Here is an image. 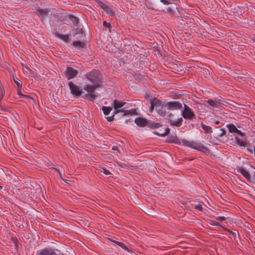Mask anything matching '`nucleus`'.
<instances>
[{"label": "nucleus", "mask_w": 255, "mask_h": 255, "mask_svg": "<svg viewBox=\"0 0 255 255\" xmlns=\"http://www.w3.org/2000/svg\"><path fill=\"white\" fill-rule=\"evenodd\" d=\"M225 133L226 131L224 129L221 128L219 129V136L220 137L223 136Z\"/></svg>", "instance_id": "f704fd0d"}, {"label": "nucleus", "mask_w": 255, "mask_h": 255, "mask_svg": "<svg viewBox=\"0 0 255 255\" xmlns=\"http://www.w3.org/2000/svg\"><path fill=\"white\" fill-rule=\"evenodd\" d=\"M98 3L99 5L103 9H105V7L107 6L105 3L102 2V1H98Z\"/></svg>", "instance_id": "72a5a7b5"}, {"label": "nucleus", "mask_w": 255, "mask_h": 255, "mask_svg": "<svg viewBox=\"0 0 255 255\" xmlns=\"http://www.w3.org/2000/svg\"><path fill=\"white\" fill-rule=\"evenodd\" d=\"M13 80L16 84L17 88L20 89L22 87V83L18 80L15 76H13Z\"/></svg>", "instance_id": "a878e982"}, {"label": "nucleus", "mask_w": 255, "mask_h": 255, "mask_svg": "<svg viewBox=\"0 0 255 255\" xmlns=\"http://www.w3.org/2000/svg\"><path fill=\"white\" fill-rule=\"evenodd\" d=\"M106 118L108 122H112L114 120V115L111 117H107Z\"/></svg>", "instance_id": "e433bc0d"}, {"label": "nucleus", "mask_w": 255, "mask_h": 255, "mask_svg": "<svg viewBox=\"0 0 255 255\" xmlns=\"http://www.w3.org/2000/svg\"><path fill=\"white\" fill-rule=\"evenodd\" d=\"M231 233L234 236H236V233H234V232H231Z\"/></svg>", "instance_id": "de8ad7c7"}, {"label": "nucleus", "mask_w": 255, "mask_h": 255, "mask_svg": "<svg viewBox=\"0 0 255 255\" xmlns=\"http://www.w3.org/2000/svg\"><path fill=\"white\" fill-rule=\"evenodd\" d=\"M236 133H238V134L243 137L245 136V135L244 133L242 132L241 130H239L238 129H237V131H236Z\"/></svg>", "instance_id": "ea45409f"}, {"label": "nucleus", "mask_w": 255, "mask_h": 255, "mask_svg": "<svg viewBox=\"0 0 255 255\" xmlns=\"http://www.w3.org/2000/svg\"><path fill=\"white\" fill-rule=\"evenodd\" d=\"M190 142L187 140H183V143L184 145L187 146L188 147L190 146Z\"/></svg>", "instance_id": "4c0bfd02"}, {"label": "nucleus", "mask_w": 255, "mask_h": 255, "mask_svg": "<svg viewBox=\"0 0 255 255\" xmlns=\"http://www.w3.org/2000/svg\"><path fill=\"white\" fill-rule=\"evenodd\" d=\"M104 114L105 115H108L111 111L112 110V108L110 107H105L103 106L102 108Z\"/></svg>", "instance_id": "b1692460"}, {"label": "nucleus", "mask_w": 255, "mask_h": 255, "mask_svg": "<svg viewBox=\"0 0 255 255\" xmlns=\"http://www.w3.org/2000/svg\"><path fill=\"white\" fill-rule=\"evenodd\" d=\"M36 255H56V253L51 248H45L38 251Z\"/></svg>", "instance_id": "1a4fd4ad"}, {"label": "nucleus", "mask_w": 255, "mask_h": 255, "mask_svg": "<svg viewBox=\"0 0 255 255\" xmlns=\"http://www.w3.org/2000/svg\"><path fill=\"white\" fill-rule=\"evenodd\" d=\"M230 132H236L238 128L233 124H228L227 125Z\"/></svg>", "instance_id": "5701e85b"}, {"label": "nucleus", "mask_w": 255, "mask_h": 255, "mask_svg": "<svg viewBox=\"0 0 255 255\" xmlns=\"http://www.w3.org/2000/svg\"><path fill=\"white\" fill-rule=\"evenodd\" d=\"M160 1L162 2H163L164 4H168V2H167V0H160Z\"/></svg>", "instance_id": "c03bdc74"}, {"label": "nucleus", "mask_w": 255, "mask_h": 255, "mask_svg": "<svg viewBox=\"0 0 255 255\" xmlns=\"http://www.w3.org/2000/svg\"><path fill=\"white\" fill-rule=\"evenodd\" d=\"M212 225L216 226L221 227V224L219 223L216 221H213Z\"/></svg>", "instance_id": "a19ab883"}, {"label": "nucleus", "mask_w": 255, "mask_h": 255, "mask_svg": "<svg viewBox=\"0 0 255 255\" xmlns=\"http://www.w3.org/2000/svg\"><path fill=\"white\" fill-rule=\"evenodd\" d=\"M192 206H194V208L199 211H202L203 210L202 204L201 203H198V204H193Z\"/></svg>", "instance_id": "bb28decb"}, {"label": "nucleus", "mask_w": 255, "mask_h": 255, "mask_svg": "<svg viewBox=\"0 0 255 255\" xmlns=\"http://www.w3.org/2000/svg\"><path fill=\"white\" fill-rule=\"evenodd\" d=\"M81 33H83V30H82V28H74L73 30V34L74 35H77V34Z\"/></svg>", "instance_id": "c85d7f7f"}, {"label": "nucleus", "mask_w": 255, "mask_h": 255, "mask_svg": "<svg viewBox=\"0 0 255 255\" xmlns=\"http://www.w3.org/2000/svg\"><path fill=\"white\" fill-rule=\"evenodd\" d=\"M169 131L170 129L169 128H166L165 129H163V131L160 129L159 131H154V133L161 136H165L169 133Z\"/></svg>", "instance_id": "f3484780"}, {"label": "nucleus", "mask_w": 255, "mask_h": 255, "mask_svg": "<svg viewBox=\"0 0 255 255\" xmlns=\"http://www.w3.org/2000/svg\"><path fill=\"white\" fill-rule=\"evenodd\" d=\"M100 171L106 175H110L111 174L110 171L109 170L107 169L106 168L100 167Z\"/></svg>", "instance_id": "7c9ffc66"}, {"label": "nucleus", "mask_w": 255, "mask_h": 255, "mask_svg": "<svg viewBox=\"0 0 255 255\" xmlns=\"http://www.w3.org/2000/svg\"><path fill=\"white\" fill-rule=\"evenodd\" d=\"M166 107H167L166 104L163 103V105L158 108L156 110L160 116L164 117L166 115Z\"/></svg>", "instance_id": "dca6fc26"}, {"label": "nucleus", "mask_w": 255, "mask_h": 255, "mask_svg": "<svg viewBox=\"0 0 255 255\" xmlns=\"http://www.w3.org/2000/svg\"><path fill=\"white\" fill-rule=\"evenodd\" d=\"M86 78L88 81L94 84H98L102 82V75L98 70L93 69L90 72L86 73Z\"/></svg>", "instance_id": "f03ea898"}, {"label": "nucleus", "mask_w": 255, "mask_h": 255, "mask_svg": "<svg viewBox=\"0 0 255 255\" xmlns=\"http://www.w3.org/2000/svg\"><path fill=\"white\" fill-rule=\"evenodd\" d=\"M129 121V120H127L126 121V123H128V122Z\"/></svg>", "instance_id": "09e8293b"}, {"label": "nucleus", "mask_w": 255, "mask_h": 255, "mask_svg": "<svg viewBox=\"0 0 255 255\" xmlns=\"http://www.w3.org/2000/svg\"><path fill=\"white\" fill-rule=\"evenodd\" d=\"M214 123H215V124H216V125H218V124H219L220 122H219V121H215V122H214Z\"/></svg>", "instance_id": "a18cd8bd"}, {"label": "nucleus", "mask_w": 255, "mask_h": 255, "mask_svg": "<svg viewBox=\"0 0 255 255\" xmlns=\"http://www.w3.org/2000/svg\"><path fill=\"white\" fill-rule=\"evenodd\" d=\"M235 139L236 143L240 146H246V144L245 142L244 138L240 139L239 137L236 136Z\"/></svg>", "instance_id": "4be33fe9"}, {"label": "nucleus", "mask_w": 255, "mask_h": 255, "mask_svg": "<svg viewBox=\"0 0 255 255\" xmlns=\"http://www.w3.org/2000/svg\"><path fill=\"white\" fill-rule=\"evenodd\" d=\"M135 123L140 127H144L147 126V121L143 118L138 117L135 119Z\"/></svg>", "instance_id": "9d476101"}, {"label": "nucleus", "mask_w": 255, "mask_h": 255, "mask_svg": "<svg viewBox=\"0 0 255 255\" xmlns=\"http://www.w3.org/2000/svg\"><path fill=\"white\" fill-rule=\"evenodd\" d=\"M68 85L71 91V93L75 97H78L84 93L80 88L72 82L68 83Z\"/></svg>", "instance_id": "20e7f679"}, {"label": "nucleus", "mask_w": 255, "mask_h": 255, "mask_svg": "<svg viewBox=\"0 0 255 255\" xmlns=\"http://www.w3.org/2000/svg\"><path fill=\"white\" fill-rule=\"evenodd\" d=\"M150 105H153L155 107V110L160 107L163 104L157 98H154L150 100Z\"/></svg>", "instance_id": "4468645a"}, {"label": "nucleus", "mask_w": 255, "mask_h": 255, "mask_svg": "<svg viewBox=\"0 0 255 255\" xmlns=\"http://www.w3.org/2000/svg\"><path fill=\"white\" fill-rule=\"evenodd\" d=\"M48 12V9L39 8L37 11V14L41 19H43L46 16Z\"/></svg>", "instance_id": "ddd939ff"}, {"label": "nucleus", "mask_w": 255, "mask_h": 255, "mask_svg": "<svg viewBox=\"0 0 255 255\" xmlns=\"http://www.w3.org/2000/svg\"><path fill=\"white\" fill-rule=\"evenodd\" d=\"M189 147L199 150H201L202 148H205L203 145H200L194 141L190 142Z\"/></svg>", "instance_id": "6ab92c4d"}, {"label": "nucleus", "mask_w": 255, "mask_h": 255, "mask_svg": "<svg viewBox=\"0 0 255 255\" xmlns=\"http://www.w3.org/2000/svg\"><path fill=\"white\" fill-rule=\"evenodd\" d=\"M254 41H255V40Z\"/></svg>", "instance_id": "603ef678"}, {"label": "nucleus", "mask_w": 255, "mask_h": 255, "mask_svg": "<svg viewBox=\"0 0 255 255\" xmlns=\"http://www.w3.org/2000/svg\"><path fill=\"white\" fill-rule=\"evenodd\" d=\"M17 94L21 98H26L32 99V97H31L30 96L23 94L20 91V89L18 88L17 90Z\"/></svg>", "instance_id": "cd10ccee"}, {"label": "nucleus", "mask_w": 255, "mask_h": 255, "mask_svg": "<svg viewBox=\"0 0 255 255\" xmlns=\"http://www.w3.org/2000/svg\"><path fill=\"white\" fill-rule=\"evenodd\" d=\"M237 171L241 173L248 180L250 181L251 176L250 173L242 167H237Z\"/></svg>", "instance_id": "f8f14e48"}, {"label": "nucleus", "mask_w": 255, "mask_h": 255, "mask_svg": "<svg viewBox=\"0 0 255 255\" xmlns=\"http://www.w3.org/2000/svg\"><path fill=\"white\" fill-rule=\"evenodd\" d=\"M104 10L109 15L111 16L113 15L112 10L108 5L105 7V9H104Z\"/></svg>", "instance_id": "c756f323"}, {"label": "nucleus", "mask_w": 255, "mask_h": 255, "mask_svg": "<svg viewBox=\"0 0 255 255\" xmlns=\"http://www.w3.org/2000/svg\"><path fill=\"white\" fill-rule=\"evenodd\" d=\"M177 139V137L175 135H171L168 139V142H176Z\"/></svg>", "instance_id": "2f4dec72"}, {"label": "nucleus", "mask_w": 255, "mask_h": 255, "mask_svg": "<svg viewBox=\"0 0 255 255\" xmlns=\"http://www.w3.org/2000/svg\"><path fill=\"white\" fill-rule=\"evenodd\" d=\"M174 115L172 114H170L168 115V120L170 123V125L173 126L177 127H180L182 125L183 119L182 118H179L175 120L174 118Z\"/></svg>", "instance_id": "423d86ee"}, {"label": "nucleus", "mask_w": 255, "mask_h": 255, "mask_svg": "<svg viewBox=\"0 0 255 255\" xmlns=\"http://www.w3.org/2000/svg\"><path fill=\"white\" fill-rule=\"evenodd\" d=\"M71 20L73 22L74 25L77 24L78 23V18L74 16H71L70 17Z\"/></svg>", "instance_id": "473e14b6"}, {"label": "nucleus", "mask_w": 255, "mask_h": 255, "mask_svg": "<svg viewBox=\"0 0 255 255\" xmlns=\"http://www.w3.org/2000/svg\"><path fill=\"white\" fill-rule=\"evenodd\" d=\"M2 188V187L1 186H0V190Z\"/></svg>", "instance_id": "8fccbe9b"}, {"label": "nucleus", "mask_w": 255, "mask_h": 255, "mask_svg": "<svg viewBox=\"0 0 255 255\" xmlns=\"http://www.w3.org/2000/svg\"><path fill=\"white\" fill-rule=\"evenodd\" d=\"M166 106L170 110H180L182 108V104L178 101L168 102L166 104Z\"/></svg>", "instance_id": "6e6552de"}, {"label": "nucleus", "mask_w": 255, "mask_h": 255, "mask_svg": "<svg viewBox=\"0 0 255 255\" xmlns=\"http://www.w3.org/2000/svg\"><path fill=\"white\" fill-rule=\"evenodd\" d=\"M99 86L98 84L89 85L87 84L85 85L84 90L87 92V93L83 96L84 98L88 99L91 101H93L96 98V96L94 94V92L97 87Z\"/></svg>", "instance_id": "7ed1b4c3"}, {"label": "nucleus", "mask_w": 255, "mask_h": 255, "mask_svg": "<svg viewBox=\"0 0 255 255\" xmlns=\"http://www.w3.org/2000/svg\"><path fill=\"white\" fill-rule=\"evenodd\" d=\"M147 126L151 128H156L161 126L159 123L148 122H147Z\"/></svg>", "instance_id": "412c9836"}, {"label": "nucleus", "mask_w": 255, "mask_h": 255, "mask_svg": "<svg viewBox=\"0 0 255 255\" xmlns=\"http://www.w3.org/2000/svg\"><path fill=\"white\" fill-rule=\"evenodd\" d=\"M201 126L206 133H211L212 132V128L210 126L204 125L203 123H201Z\"/></svg>", "instance_id": "393cba45"}, {"label": "nucleus", "mask_w": 255, "mask_h": 255, "mask_svg": "<svg viewBox=\"0 0 255 255\" xmlns=\"http://www.w3.org/2000/svg\"><path fill=\"white\" fill-rule=\"evenodd\" d=\"M72 45L78 49L84 48L86 46V43L84 42L78 40L73 41Z\"/></svg>", "instance_id": "2eb2a0df"}, {"label": "nucleus", "mask_w": 255, "mask_h": 255, "mask_svg": "<svg viewBox=\"0 0 255 255\" xmlns=\"http://www.w3.org/2000/svg\"><path fill=\"white\" fill-rule=\"evenodd\" d=\"M103 25L105 27H108L109 29H110L111 28V23H109V22H107L106 21H104L103 22Z\"/></svg>", "instance_id": "c9c22d12"}, {"label": "nucleus", "mask_w": 255, "mask_h": 255, "mask_svg": "<svg viewBox=\"0 0 255 255\" xmlns=\"http://www.w3.org/2000/svg\"><path fill=\"white\" fill-rule=\"evenodd\" d=\"M254 177L255 178V174L254 175Z\"/></svg>", "instance_id": "3c124183"}, {"label": "nucleus", "mask_w": 255, "mask_h": 255, "mask_svg": "<svg viewBox=\"0 0 255 255\" xmlns=\"http://www.w3.org/2000/svg\"><path fill=\"white\" fill-rule=\"evenodd\" d=\"M126 104V102L114 100L113 101V107L115 110V114H117L119 113H123L122 116H126L128 115H137L136 110L135 109L131 110H124L122 109L123 107Z\"/></svg>", "instance_id": "f257e3e1"}, {"label": "nucleus", "mask_w": 255, "mask_h": 255, "mask_svg": "<svg viewBox=\"0 0 255 255\" xmlns=\"http://www.w3.org/2000/svg\"><path fill=\"white\" fill-rule=\"evenodd\" d=\"M182 115L184 119L190 120L195 118V116L192 110L185 104H184V109L182 112Z\"/></svg>", "instance_id": "39448f33"}, {"label": "nucleus", "mask_w": 255, "mask_h": 255, "mask_svg": "<svg viewBox=\"0 0 255 255\" xmlns=\"http://www.w3.org/2000/svg\"><path fill=\"white\" fill-rule=\"evenodd\" d=\"M206 102L208 103L211 107H212V109L215 108H220L221 105L220 100L217 99H209L206 101Z\"/></svg>", "instance_id": "9b49d317"}, {"label": "nucleus", "mask_w": 255, "mask_h": 255, "mask_svg": "<svg viewBox=\"0 0 255 255\" xmlns=\"http://www.w3.org/2000/svg\"><path fill=\"white\" fill-rule=\"evenodd\" d=\"M109 240L112 242L116 243V244H117L118 246H119L120 247H121L124 250L129 252V249L124 243L116 241H115V240H112V239H109Z\"/></svg>", "instance_id": "aec40b11"}, {"label": "nucleus", "mask_w": 255, "mask_h": 255, "mask_svg": "<svg viewBox=\"0 0 255 255\" xmlns=\"http://www.w3.org/2000/svg\"><path fill=\"white\" fill-rule=\"evenodd\" d=\"M216 219L219 221H225L226 219V217L224 216L218 217Z\"/></svg>", "instance_id": "58836bf2"}, {"label": "nucleus", "mask_w": 255, "mask_h": 255, "mask_svg": "<svg viewBox=\"0 0 255 255\" xmlns=\"http://www.w3.org/2000/svg\"><path fill=\"white\" fill-rule=\"evenodd\" d=\"M247 150L250 151L251 153H252L253 152V150L252 149H250L249 148H247Z\"/></svg>", "instance_id": "49530a36"}, {"label": "nucleus", "mask_w": 255, "mask_h": 255, "mask_svg": "<svg viewBox=\"0 0 255 255\" xmlns=\"http://www.w3.org/2000/svg\"><path fill=\"white\" fill-rule=\"evenodd\" d=\"M154 108H155V107L153 106V105H151L150 108V112L152 113L153 111Z\"/></svg>", "instance_id": "37998d69"}, {"label": "nucleus", "mask_w": 255, "mask_h": 255, "mask_svg": "<svg viewBox=\"0 0 255 255\" xmlns=\"http://www.w3.org/2000/svg\"><path fill=\"white\" fill-rule=\"evenodd\" d=\"M112 149L113 150H118L119 151V147L118 146H114L113 147H112Z\"/></svg>", "instance_id": "79ce46f5"}, {"label": "nucleus", "mask_w": 255, "mask_h": 255, "mask_svg": "<svg viewBox=\"0 0 255 255\" xmlns=\"http://www.w3.org/2000/svg\"><path fill=\"white\" fill-rule=\"evenodd\" d=\"M55 35L56 37L62 39L65 42H67L69 39V35H63V34H60L58 32H56L55 33Z\"/></svg>", "instance_id": "a211bd4d"}, {"label": "nucleus", "mask_w": 255, "mask_h": 255, "mask_svg": "<svg viewBox=\"0 0 255 255\" xmlns=\"http://www.w3.org/2000/svg\"><path fill=\"white\" fill-rule=\"evenodd\" d=\"M64 73L67 79L69 80L75 77L77 75L78 71L72 67H67Z\"/></svg>", "instance_id": "0eeeda50"}]
</instances>
